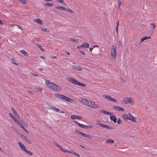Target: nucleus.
<instances>
[{
	"mask_svg": "<svg viewBox=\"0 0 157 157\" xmlns=\"http://www.w3.org/2000/svg\"><path fill=\"white\" fill-rule=\"evenodd\" d=\"M132 98H125L124 99L123 102L124 104H128L130 103L131 105L134 104V102L133 100H132Z\"/></svg>",
	"mask_w": 157,
	"mask_h": 157,
	"instance_id": "obj_7",
	"label": "nucleus"
},
{
	"mask_svg": "<svg viewBox=\"0 0 157 157\" xmlns=\"http://www.w3.org/2000/svg\"><path fill=\"white\" fill-rule=\"evenodd\" d=\"M67 79L69 82L75 85H78L82 86H86V84L79 82L73 78L68 77Z\"/></svg>",
	"mask_w": 157,
	"mask_h": 157,
	"instance_id": "obj_2",
	"label": "nucleus"
},
{
	"mask_svg": "<svg viewBox=\"0 0 157 157\" xmlns=\"http://www.w3.org/2000/svg\"><path fill=\"white\" fill-rule=\"evenodd\" d=\"M25 152L28 154L30 155H32L33 154V153L30 151H28L27 149H26L24 151Z\"/></svg>",
	"mask_w": 157,
	"mask_h": 157,
	"instance_id": "obj_28",
	"label": "nucleus"
},
{
	"mask_svg": "<svg viewBox=\"0 0 157 157\" xmlns=\"http://www.w3.org/2000/svg\"><path fill=\"white\" fill-rule=\"evenodd\" d=\"M110 99L109 100L112 101H113L116 102H117V101L114 98H113L111 97Z\"/></svg>",
	"mask_w": 157,
	"mask_h": 157,
	"instance_id": "obj_30",
	"label": "nucleus"
},
{
	"mask_svg": "<svg viewBox=\"0 0 157 157\" xmlns=\"http://www.w3.org/2000/svg\"><path fill=\"white\" fill-rule=\"evenodd\" d=\"M77 118V116L75 115H71V118L72 119H75Z\"/></svg>",
	"mask_w": 157,
	"mask_h": 157,
	"instance_id": "obj_33",
	"label": "nucleus"
},
{
	"mask_svg": "<svg viewBox=\"0 0 157 157\" xmlns=\"http://www.w3.org/2000/svg\"><path fill=\"white\" fill-rule=\"evenodd\" d=\"M53 144L54 145L56 146L57 147H58L59 146V144H57L56 142H53Z\"/></svg>",
	"mask_w": 157,
	"mask_h": 157,
	"instance_id": "obj_50",
	"label": "nucleus"
},
{
	"mask_svg": "<svg viewBox=\"0 0 157 157\" xmlns=\"http://www.w3.org/2000/svg\"><path fill=\"white\" fill-rule=\"evenodd\" d=\"M121 122H122L121 121V120H120V119L119 118L118 119V121H117V123L118 124H120L121 123Z\"/></svg>",
	"mask_w": 157,
	"mask_h": 157,
	"instance_id": "obj_43",
	"label": "nucleus"
},
{
	"mask_svg": "<svg viewBox=\"0 0 157 157\" xmlns=\"http://www.w3.org/2000/svg\"><path fill=\"white\" fill-rule=\"evenodd\" d=\"M57 1L59 2H60L61 3H63L64 2L63 0H56Z\"/></svg>",
	"mask_w": 157,
	"mask_h": 157,
	"instance_id": "obj_44",
	"label": "nucleus"
},
{
	"mask_svg": "<svg viewBox=\"0 0 157 157\" xmlns=\"http://www.w3.org/2000/svg\"><path fill=\"white\" fill-rule=\"evenodd\" d=\"M65 53H66V54L68 55H69L70 54V53L68 52H65Z\"/></svg>",
	"mask_w": 157,
	"mask_h": 157,
	"instance_id": "obj_60",
	"label": "nucleus"
},
{
	"mask_svg": "<svg viewBox=\"0 0 157 157\" xmlns=\"http://www.w3.org/2000/svg\"><path fill=\"white\" fill-rule=\"evenodd\" d=\"M73 151H69V150H65L64 152H67L68 153H70L71 154H73Z\"/></svg>",
	"mask_w": 157,
	"mask_h": 157,
	"instance_id": "obj_32",
	"label": "nucleus"
},
{
	"mask_svg": "<svg viewBox=\"0 0 157 157\" xmlns=\"http://www.w3.org/2000/svg\"><path fill=\"white\" fill-rule=\"evenodd\" d=\"M117 26L116 27V30L117 31V32L118 28V26L119 25V21L118 20L117 21Z\"/></svg>",
	"mask_w": 157,
	"mask_h": 157,
	"instance_id": "obj_38",
	"label": "nucleus"
},
{
	"mask_svg": "<svg viewBox=\"0 0 157 157\" xmlns=\"http://www.w3.org/2000/svg\"><path fill=\"white\" fill-rule=\"evenodd\" d=\"M38 69H39V70H40V71H42L43 70V69L41 68H39Z\"/></svg>",
	"mask_w": 157,
	"mask_h": 157,
	"instance_id": "obj_63",
	"label": "nucleus"
},
{
	"mask_svg": "<svg viewBox=\"0 0 157 157\" xmlns=\"http://www.w3.org/2000/svg\"><path fill=\"white\" fill-rule=\"evenodd\" d=\"M58 112H59V113H64V111H63L61 109H59V110H58Z\"/></svg>",
	"mask_w": 157,
	"mask_h": 157,
	"instance_id": "obj_47",
	"label": "nucleus"
},
{
	"mask_svg": "<svg viewBox=\"0 0 157 157\" xmlns=\"http://www.w3.org/2000/svg\"><path fill=\"white\" fill-rule=\"evenodd\" d=\"M118 4L119 6V8H120L121 5L122 3V2L121 1V0H118Z\"/></svg>",
	"mask_w": 157,
	"mask_h": 157,
	"instance_id": "obj_37",
	"label": "nucleus"
},
{
	"mask_svg": "<svg viewBox=\"0 0 157 157\" xmlns=\"http://www.w3.org/2000/svg\"><path fill=\"white\" fill-rule=\"evenodd\" d=\"M11 110L13 111L14 115L17 117L18 118H19L20 117L19 115L13 107L11 108Z\"/></svg>",
	"mask_w": 157,
	"mask_h": 157,
	"instance_id": "obj_18",
	"label": "nucleus"
},
{
	"mask_svg": "<svg viewBox=\"0 0 157 157\" xmlns=\"http://www.w3.org/2000/svg\"><path fill=\"white\" fill-rule=\"evenodd\" d=\"M58 147H59L60 149L63 152H64V151L65 150H64V149H63L62 148V147L60 146H59Z\"/></svg>",
	"mask_w": 157,
	"mask_h": 157,
	"instance_id": "obj_40",
	"label": "nucleus"
},
{
	"mask_svg": "<svg viewBox=\"0 0 157 157\" xmlns=\"http://www.w3.org/2000/svg\"><path fill=\"white\" fill-rule=\"evenodd\" d=\"M52 58L53 59L56 58L57 57L56 56H53L52 57Z\"/></svg>",
	"mask_w": 157,
	"mask_h": 157,
	"instance_id": "obj_56",
	"label": "nucleus"
},
{
	"mask_svg": "<svg viewBox=\"0 0 157 157\" xmlns=\"http://www.w3.org/2000/svg\"><path fill=\"white\" fill-rule=\"evenodd\" d=\"M55 8L56 9H60L62 10H65V8L62 6H56L55 7Z\"/></svg>",
	"mask_w": 157,
	"mask_h": 157,
	"instance_id": "obj_25",
	"label": "nucleus"
},
{
	"mask_svg": "<svg viewBox=\"0 0 157 157\" xmlns=\"http://www.w3.org/2000/svg\"><path fill=\"white\" fill-rule=\"evenodd\" d=\"M37 45V47L40 49L41 50V51L44 52V49H43L42 47L41 46L40 44H36Z\"/></svg>",
	"mask_w": 157,
	"mask_h": 157,
	"instance_id": "obj_26",
	"label": "nucleus"
},
{
	"mask_svg": "<svg viewBox=\"0 0 157 157\" xmlns=\"http://www.w3.org/2000/svg\"><path fill=\"white\" fill-rule=\"evenodd\" d=\"M118 4L119 6V8H120L121 5L122 3V2L121 1V0H118Z\"/></svg>",
	"mask_w": 157,
	"mask_h": 157,
	"instance_id": "obj_36",
	"label": "nucleus"
},
{
	"mask_svg": "<svg viewBox=\"0 0 157 157\" xmlns=\"http://www.w3.org/2000/svg\"><path fill=\"white\" fill-rule=\"evenodd\" d=\"M97 124L98 125H99V126H100L101 127H102L103 128H107L108 129H112V128L111 127H110L108 126L107 125L103 124L101 123H97Z\"/></svg>",
	"mask_w": 157,
	"mask_h": 157,
	"instance_id": "obj_12",
	"label": "nucleus"
},
{
	"mask_svg": "<svg viewBox=\"0 0 157 157\" xmlns=\"http://www.w3.org/2000/svg\"><path fill=\"white\" fill-rule=\"evenodd\" d=\"M119 47H120V46H121V41L120 40H119Z\"/></svg>",
	"mask_w": 157,
	"mask_h": 157,
	"instance_id": "obj_59",
	"label": "nucleus"
},
{
	"mask_svg": "<svg viewBox=\"0 0 157 157\" xmlns=\"http://www.w3.org/2000/svg\"><path fill=\"white\" fill-rule=\"evenodd\" d=\"M93 48H93H93H90L89 49V50H90V51H92V49H93Z\"/></svg>",
	"mask_w": 157,
	"mask_h": 157,
	"instance_id": "obj_62",
	"label": "nucleus"
},
{
	"mask_svg": "<svg viewBox=\"0 0 157 157\" xmlns=\"http://www.w3.org/2000/svg\"><path fill=\"white\" fill-rule=\"evenodd\" d=\"M89 44L88 43H87V42H85L83 43L81 45L77 47V48H87L89 47Z\"/></svg>",
	"mask_w": 157,
	"mask_h": 157,
	"instance_id": "obj_9",
	"label": "nucleus"
},
{
	"mask_svg": "<svg viewBox=\"0 0 157 157\" xmlns=\"http://www.w3.org/2000/svg\"><path fill=\"white\" fill-rule=\"evenodd\" d=\"M32 75H33V76H35L38 77V75L34 73H32Z\"/></svg>",
	"mask_w": 157,
	"mask_h": 157,
	"instance_id": "obj_49",
	"label": "nucleus"
},
{
	"mask_svg": "<svg viewBox=\"0 0 157 157\" xmlns=\"http://www.w3.org/2000/svg\"><path fill=\"white\" fill-rule=\"evenodd\" d=\"M88 104L87 106L92 109H96L99 107L98 105L96 104L94 102H92L90 100H89Z\"/></svg>",
	"mask_w": 157,
	"mask_h": 157,
	"instance_id": "obj_6",
	"label": "nucleus"
},
{
	"mask_svg": "<svg viewBox=\"0 0 157 157\" xmlns=\"http://www.w3.org/2000/svg\"><path fill=\"white\" fill-rule=\"evenodd\" d=\"M75 132L79 135H81L83 136L90 138V136L88 134L83 132L81 131H79L78 130H76Z\"/></svg>",
	"mask_w": 157,
	"mask_h": 157,
	"instance_id": "obj_10",
	"label": "nucleus"
},
{
	"mask_svg": "<svg viewBox=\"0 0 157 157\" xmlns=\"http://www.w3.org/2000/svg\"><path fill=\"white\" fill-rule=\"evenodd\" d=\"M46 2H49L52 1V0H44Z\"/></svg>",
	"mask_w": 157,
	"mask_h": 157,
	"instance_id": "obj_64",
	"label": "nucleus"
},
{
	"mask_svg": "<svg viewBox=\"0 0 157 157\" xmlns=\"http://www.w3.org/2000/svg\"><path fill=\"white\" fill-rule=\"evenodd\" d=\"M10 25L11 26L13 27V26H14L15 25H16V24H15V25L10 24Z\"/></svg>",
	"mask_w": 157,
	"mask_h": 157,
	"instance_id": "obj_57",
	"label": "nucleus"
},
{
	"mask_svg": "<svg viewBox=\"0 0 157 157\" xmlns=\"http://www.w3.org/2000/svg\"><path fill=\"white\" fill-rule=\"evenodd\" d=\"M74 122H75L77 125L83 128H93L92 126L91 125H85L83 124H80V123L75 121H74Z\"/></svg>",
	"mask_w": 157,
	"mask_h": 157,
	"instance_id": "obj_8",
	"label": "nucleus"
},
{
	"mask_svg": "<svg viewBox=\"0 0 157 157\" xmlns=\"http://www.w3.org/2000/svg\"><path fill=\"white\" fill-rule=\"evenodd\" d=\"M101 112L105 114H106L108 115H111L112 114V113L107 111H106L105 110H102L101 111Z\"/></svg>",
	"mask_w": 157,
	"mask_h": 157,
	"instance_id": "obj_23",
	"label": "nucleus"
},
{
	"mask_svg": "<svg viewBox=\"0 0 157 157\" xmlns=\"http://www.w3.org/2000/svg\"><path fill=\"white\" fill-rule=\"evenodd\" d=\"M151 25H152L153 26L152 28L153 29L155 28V25L153 23H151Z\"/></svg>",
	"mask_w": 157,
	"mask_h": 157,
	"instance_id": "obj_51",
	"label": "nucleus"
},
{
	"mask_svg": "<svg viewBox=\"0 0 157 157\" xmlns=\"http://www.w3.org/2000/svg\"><path fill=\"white\" fill-rule=\"evenodd\" d=\"M20 126L25 131L28 133H29V132H28V131L26 130L25 128L24 127V126L21 124L20 125Z\"/></svg>",
	"mask_w": 157,
	"mask_h": 157,
	"instance_id": "obj_29",
	"label": "nucleus"
},
{
	"mask_svg": "<svg viewBox=\"0 0 157 157\" xmlns=\"http://www.w3.org/2000/svg\"><path fill=\"white\" fill-rule=\"evenodd\" d=\"M73 154L75 155L78 156V157H79L80 156L78 154L76 153L75 152L73 151Z\"/></svg>",
	"mask_w": 157,
	"mask_h": 157,
	"instance_id": "obj_41",
	"label": "nucleus"
},
{
	"mask_svg": "<svg viewBox=\"0 0 157 157\" xmlns=\"http://www.w3.org/2000/svg\"><path fill=\"white\" fill-rule=\"evenodd\" d=\"M116 46L115 44H113L111 48V56L112 58L115 59H116L117 55V51L116 50Z\"/></svg>",
	"mask_w": 157,
	"mask_h": 157,
	"instance_id": "obj_5",
	"label": "nucleus"
},
{
	"mask_svg": "<svg viewBox=\"0 0 157 157\" xmlns=\"http://www.w3.org/2000/svg\"><path fill=\"white\" fill-rule=\"evenodd\" d=\"M113 109L118 111H124V109L118 106H113Z\"/></svg>",
	"mask_w": 157,
	"mask_h": 157,
	"instance_id": "obj_13",
	"label": "nucleus"
},
{
	"mask_svg": "<svg viewBox=\"0 0 157 157\" xmlns=\"http://www.w3.org/2000/svg\"><path fill=\"white\" fill-rule=\"evenodd\" d=\"M41 30L44 31H46L47 30L46 29L43 27L41 28Z\"/></svg>",
	"mask_w": 157,
	"mask_h": 157,
	"instance_id": "obj_48",
	"label": "nucleus"
},
{
	"mask_svg": "<svg viewBox=\"0 0 157 157\" xmlns=\"http://www.w3.org/2000/svg\"><path fill=\"white\" fill-rule=\"evenodd\" d=\"M40 58L42 59H46V57H45L44 56H40Z\"/></svg>",
	"mask_w": 157,
	"mask_h": 157,
	"instance_id": "obj_53",
	"label": "nucleus"
},
{
	"mask_svg": "<svg viewBox=\"0 0 157 157\" xmlns=\"http://www.w3.org/2000/svg\"><path fill=\"white\" fill-rule=\"evenodd\" d=\"M78 52L83 55H86L85 52L82 50H79Z\"/></svg>",
	"mask_w": 157,
	"mask_h": 157,
	"instance_id": "obj_34",
	"label": "nucleus"
},
{
	"mask_svg": "<svg viewBox=\"0 0 157 157\" xmlns=\"http://www.w3.org/2000/svg\"><path fill=\"white\" fill-rule=\"evenodd\" d=\"M20 52L25 56H28V54L24 50H20Z\"/></svg>",
	"mask_w": 157,
	"mask_h": 157,
	"instance_id": "obj_21",
	"label": "nucleus"
},
{
	"mask_svg": "<svg viewBox=\"0 0 157 157\" xmlns=\"http://www.w3.org/2000/svg\"><path fill=\"white\" fill-rule=\"evenodd\" d=\"M9 115L11 118L14 121H15L17 120V119L11 113H9Z\"/></svg>",
	"mask_w": 157,
	"mask_h": 157,
	"instance_id": "obj_20",
	"label": "nucleus"
},
{
	"mask_svg": "<svg viewBox=\"0 0 157 157\" xmlns=\"http://www.w3.org/2000/svg\"><path fill=\"white\" fill-rule=\"evenodd\" d=\"M106 143H110L111 144H113L114 143V140H112V139H109L106 141Z\"/></svg>",
	"mask_w": 157,
	"mask_h": 157,
	"instance_id": "obj_24",
	"label": "nucleus"
},
{
	"mask_svg": "<svg viewBox=\"0 0 157 157\" xmlns=\"http://www.w3.org/2000/svg\"><path fill=\"white\" fill-rule=\"evenodd\" d=\"M81 118V117L80 116H77V119H80Z\"/></svg>",
	"mask_w": 157,
	"mask_h": 157,
	"instance_id": "obj_55",
	"label": "nucleus"
},
{
	"mask_svg": "<svg viewBox=\"0 0 157 157\" xmlns=\"http://www.w3.org/2000/svg\"><path fill=\"white\" fill-rule=\"evenodd\" d=\"M72 67L76 71H80L82 70V68L80 66H77L75 65H74L72 66Z\"/></svg>",
	"mask_w": 157,
	"mask_h": 157,
	"instance_id": "obj_15",
	"label": "nucleus"
},
{
	"mask_svg": "<svg viewBox=\"0 0 157 157\" xmlns=\"http://www.w3.org/2000/svg\"><path fill=\"white\" fill-rule=\"evenodd\" d=\"M151 38L150 36L147 37L146 36H145L141 38V39H150Z\"/></svg>",
	"mask_w": 157,
	"mask_h": 157,
	"instance_id": "obj_35",
	"label": "nucleus"
},
{
	"mask_svg": "<svg viewBox=\"0 0 157 157\" xmlns=\"http://www.w3.org/2000/svg\"><path fill=\"white\" fill-rule=\"evenodd\" d=\"M81 102L84 105L87 106L89 100L84 98H82L81 100Z\"/></svg>",
	"mask_w": 157,
	"mask_h": 157,
	"instance_id": "obj_14",
	"label": "nucleus"
},
{
	"mask_svg": "<svg viewBox=\"0 0 157 157\" xmlns=\"http://www.w3.org/2000/svg\"><path fill=\"white\" fill-rule=\"evenodd\" d=\"M15 122H16L17 124H18L19 126H20V125L21 124L20 123V122H19V121L18 120H17V119Z\"/></svg>",
	"mask_w": 157,
	"mask_h": 157,
	"instance_id": "obj_46",
	"label": "nucleus"
},
{
	"mask_svg": "<svg viewBox=\"0 0 157 157\" xmlns=\"http://www.w3.org/2000/svg\"><path fill=\"white\" fill-rule=\"evenodd\" d=\"M16 26H17V28L19 29H21V30H23V29L19 25H17Z\"/></svg>",
	"mask_w": 157,
	"mask_h": 157,
	"instance_id": "obj_52",
	"label": "nucleus"
},
{
	"mask_svg": "<svg viewBox=\"0 0 157 157\" xmlns=\"http://www.w3.org/2000/svg\"><path fill=\"white\" fill-rule=\"evenodd\" d=\"M122 117L124 120L128 119L133 122H136V118L129 113L128 114L124 113Z\"/></svg>",
	"mask_w": 157,
	"mask_h": 157,
	"instance_id": "obj_3",
	"label": "nucleus"
},
{
	"mask_svg": "<svg viewBox=\"0 0 157 157\" xmlns=\"http://www.w3.org/2000/svg\"><path fill=\"white\" fill-rule=\"evenodd\" d=\"M34 21L40 24H42L41 21L39 19H35L34 20Z\"/></svg>",
	"mask_w": 157,
	"mask_h": 157,
	"instance_id": "obj_22",
	"label": "nucleus"
},
{
	"mask_svg": "<svg viewBox=\"0 0 157 157\" xmlns=\"http://www.w3.org/2000/svg\"><path fill=\"white\" fill-rule=\"evenodd\" d=\"M22 3L25 4L26 3V1L25 0H19Z\"/></svg>",
	"mask_w": 157,
	"mask_h": 157,
	"instance_id": "obj_42",
	"label": "nucleus"
},
{
	"mask_svg": "<svg viewBox=\"0 0 157 157\" xmlns=\"http://www.w3.org/2000/svg\"><path fill=\"white\" fill-rule=\"evenodd\" d=\"M56 97H57L59 98L62 99L63 100L67 101L71 103H72L73 101V100L71 99L70 98H68L66 96L62 95L60 94H55Z\"/></svg>",
	"mask_w": 157,
	"mask_h": 157,
	"instance_id": "obj_4",
	"label": "nucleus"
},
{
	"mask_svg": "<svg viewBox=\"0 0 157 157\" xmlns=\"http://www.w3.org/2000/svg\"><path fill=\"white\" fill-rule=\"evenodd\" d=\"M110 119L111 120L113 121L114 122L116 123L117 122V119L116 116L114 115H113L110 116Z\"/></svg>",
	"mask_w": 157,
	"mask_h": 157,
	"instance_id": "obj_17",
	"label": "nucleus"
},
{
	"mask_svg": "<svg viewBox=\"0 0 157 157\" xmlns=\"http://www.w3.org/2000/svg\"><path fill=\"white\" fill-rule=\"evenodd\" d=\"M20 137L22 138L28 144H31V141L24 135H21Z\"/></svg>",
	"mask_w": 157,
	"mask_h": 157,
	"instance_id": "obj_11",
	"label": "nucleus"
},
{
	"mask_svg": "<svg viewBox=\"0 0 157 157\" xmlns=\"http://www.w3.org/2000/svg\"><path fill=\"white\" fill-rule=\"evenodd\" d=\"M65 11H67L68 12H70L71 13H73L74 12L73 10H71V9L69 8H65V10H64Z\"/></svg>",
	"mask_w": 157,
	"mask_h": 157,
	"instance_id": "obj_27",
	"label": "nucleus"
},
{
	"mask_svg": "<svg viewBox=\"0 0 157 157\" xmlns=\"http://www.w3.org/2000/svg\"><path fill=\"white\" fill-rule=\"evenodd\" d=\"M111 97L109 95H105V98L109 100H110V98Z\"/></svg>",
	"mask_w": 157,
	"mask_h": 157,
	"instance_id": "obj_39",
	"label": "nucleus"
},
{
	"mask_svg": "<svg viewBox=\"0 0 157 157\" xmlns=\"http://www.w3.org/2000/svg\"><path fill=\"white\" fill-rule=\"evenodd\" d=\"M15 122H16L17 124H18L19 126H20V125L21 124L20 123V122H19V121L18 120H17V119Z\"/></svg>",
	"mask_w": 157,
	"mask_h": 157,
	"instance_id": "obj_45",
	"label": "nucleus"
},
{
	"mask_svg": "<svg viewBox=\"0 0 157 157\" xmlns=\"http://www.w3.org/2000/svg\"><path fill=\"white\" fill-rule=\"evenodd\" d=\"M18 144L20 148L24 151L26 149L25 147L24 144L21 142H18Z\"/></svg>",
	"mask_w": 157,
	"mask_h": 157,
	"instance_id": "obj_16",
	"label": "nucleus"
},
{
	"mask_svg": "<svg viewBox=\"0 0 157 157\" xmlns=\"http://www.w3.org/2000/svg\"><path fill=\"white\" fill-rule=\"evenodd\" d=\"M49 106L50 107V109H52L55 111L58 112L59 110V109H57L55 107L51 106L50 105H49Z\"/></svg>",
	"mask_w": 157,
	"mask_h": 157,
	"instance_id": "obj_19",
	"label": "nucleus"
},
{
	"mask_svg": "<svg viewBox=\"0 0 157 157\" xmlns=\"http://www.w3.org/2000/svg\"><path fill=\"white\" fill-rule=\"evenodd\" d=\"M45 84L48 88H51L54 91H59L60 90V88L56 84L50 82L49 80H46Z\"/></svg>",
	"mask_w": 157,
	"mask_h": 157,
	"instance_id": "obj_1",
	"label": "nucleus"
},
{
	"mask_svg": "<svg viewBox=\"0 0 157 157\" xmlns=\"http://www.w3.org/2000/svg\"><path fill=\"white\" fill-rule=\"evenodd\" d=\"M45 5L48 7H50L51 6H52L53 5V4L49 3L48 2H46L45 4Z\"/></svg>",
	"mask_w": 157,
	"mask_h": 157,
	"instance_id": "obj_31",
	"label": "nucleus"
},
{
	"mask_svg": "<svg viewBox=\"0 0 157 157\" xmlns=\"http://www.w3.org/2000/svg\"><path fill=\"white\" fill-rule=\"evenodd\" d=\"M0 25L3 24V22H2V21L1 20H0Z\"/></svg>",
	"mask_w": 157,
	"mask_h": 157,
	"instance_id": "obj_58",
	"label": "nucleus"
},
{
	"mask_svg": "<svg viewBox=\"0 0 157 157\" xmlns=\"http://www.w3.org/2000/svg\"><path fill=\"white\" fill-rule=\"evenodd\" d=\"M77 40H71V41L73 42H75Z\"/></svg>",
	"mask_w": 157,
	"mask_h": 157,
	"instance_id": "obj_61",
	"label": "nucleus"
},
{
	"mask_svg": "<svg viewBox=\"0 0 157 157\" xmlns=\"http://www.w3.org/2000/svg\"><path fill=\"white\" fill-rule=\"evenodd\" d=\"M38 90L40 92H41L42 90V89L40 87H39Z\"/></svg>",
	"mask_w": 157,
	"mask_h": 157,
	"instance_id": "obj_54",
	"label": "nucleus"
}]
</instances>
